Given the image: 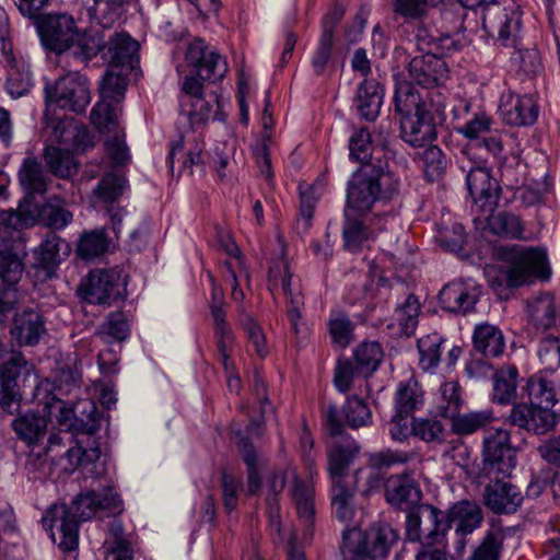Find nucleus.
I'll return each mask as SVG.
<instances>
[{
	"label": "nucleus",
	"mask_w": 560,
	"mask_h": 560,
	"mask_svg": "<svg viewBox=\"0 0 560 560\" xmlns=\"http://www.w3.org/2000/svg\"><path fill=\"white\" fill-rule=\"evenodd\" d=\"M311 65L316 75H327L336 69V49L330 35L320 34L311 57Z\"/></svg>",
	"instance_id": "obj_42"
},
{
	"label": "nucleus",
	"mask_w": 560,
	"mask_h": 560,
	"mask_svg": "<svg viewBox=\"0 0 560 560\" xmlns=\"http://www.w3.org/2000/svg\"><path fill=\"white\" fill-rule=\"evenodd\" d=\"M129 71L108 67L102 78L101 97L120 104L128 86Z\"/></svg>",
	"instance_id": "obj_48"
},
{
	"label": "nucleus",
	"mask_w": 560,
	"mask_h": 560,
	"mask_svg": "<svg viewBox=\"0 0 560 560\" xmlns=\"http://www.w3.org/2000/svg\"><path fill=\"white\" fill-rule=\"evenodd\" d=\"M464 406V398L462 395V387L456 381H448L440 386L436 396V411L445 418L451 419L457 415Z\"/></svg>",
	"instance_id": "obj_43"
},
{
	"label": "nucleus",
	"mask_w": 560,
	"mask_h": 560,
	"mask_svg": "<svg viewBox=\"0 0 560 560\" xmlns=\"http://www.w3.org/2000/svg\"><path fill=\"white\" fill-rule=\"evenodd\" d=\"M47 110L54 105L73 113H83L91 102L86 78L78 71H70L59 77L56 82L45 88Z\"/></svg>",
	"instance_id": "obj_9"
},
{
	"label": "nucleus",
	"mask_w": 560,
	"mask_h": 560,
	"mask_svg": "<svg viewBox=\"0 0 560 560\" xmlns=\"http://www.w3.org/2000/svg\"><path fill=\"white\" fill-rule=\"evenodd\" d=\"M42 211L30 197L20 201L16 210L0 211V244L25 243L22 230L35 225Z\"/></svg>",
	"instance_id": "obj_15"
},
{
	"label": "nucleus",
	"mask_w": 560,
	"mask_h": 560,
	"mask_svg": "<svg viewBox=\"0 0 560 560\" xmlns=\"http://www.w3.org/2000/svg\"><path fill=\"white\" fill-rule=\"evenodd\" d=\"M505 539L501 526H491L472 550L469 560H500Z\"/></svg>",
	"instance_id": "obj_40"
},
{
	"label": "nucleus",
	"mask_w": 560,
	"mask_h": 560,
	"mask_svg": "<svg viewBox=\"0 0 560 560\" xmlns=\"http://www.w3.org/2000/svg\"><path fill=\"white\" fill-rule=\"evenodd\" d=\"M346 423L352 429H359L372 423V413L364 400L355 396L349 397L343 405Z\"/></svg>",
	"instance_id": "obj_62"
},
{
	"label": "nucleus",
	"mask_w": 560,
	"mask_h": 560,
	"mask_svg": "<svg viewBox=\"0 0 560 560\" xmlns=\"http://www.w3.org/2000/svg\"><path fill=\"white\" fill-rule=\"evenodd\" d=\"M75 50L73 55L83 61H89L96 57L100 52H105L106 38L103 32H91L80 34L74 42Z\"/></svg>",
	"instance_id": "obj_55"
},
{
	"label": "nucleus",
	"mask_w": 560,
	"mask_h": 560,
	"mask_svg": "<svg viewBox=\"0 0 560 560\" xmlns=\"http://www.w3.org/2000/svg\"><path fill=\"white\" fill-rule=\"evenodd\" d=\"M487 223V229L494 235L513 238L524 240L530 238L526 234L525 225L520 217L511 212H499L498 214L490 213L481 215Z\"/></svg>",
	"instance_id": "obj_33"
},
{
	"label": "nucleus",
	"mask_w": 560,
	"mask_h": 560,
	"mask_svg": "<svg viewBox=\"0 0 560 560\" xmlns=\"http://www.w3.org/2000/svg\"><path fill=\"white\" fill-rule=\"evenodd\" d=\"M395 109L401 118H407L420 112L429 110L427 101L410 83L398 84L395 92Z\"/></svg>",
	"instance_id": "obj_39"
},
{
	"label": "nucleus",
	"mask_w": 560,
	"mask_h": 560,
	"mask_svg": "<svg viewBox=\"0 0 560 560\" xmlns=\"http://www.w3.org/2000/svg\"><path fill=\"white\" fill-rule=\"evenodd\" d=\"M387 502L402 511H409L421 500V490L409 475L390 476L385 485Z\"/></svg>",
	"instance_id": "obj_25"
},
{
	"label": "nucleus",
	"mask_w": 560,
	"mask_h": 560,
	"mask_svg": "<svg viewBox=\"0 0 560 560\" xmlns=\"http://www.w3.org/2000/svg\"><path fill=\"white\" fill-rule=\"evenodd\" d=\"M186 61L197 72V77L185 78L183 92L185 95L194 97L195 103H202L203 85L201 80L212 82L221 80L228 72V63L220 54L209 49L205 40L200 38L188 45Z\"/></svg>",
	"instance_id": "obj_6"
},
{
	"label": "nucleus",
	"mask_w": 560,
	"mask_h": 560,
	"mask_svg": "<svg viewBox=\"0 0 560 560\" xmlns=\"http://www.w3.org/2000/svg\"><path fill=\"white\" fill-rule=\"evenodd\" d=\"M528 397L535 406L553 407L560 399V386L541 375L533 376L527 384Z\"/></svg>",
	"instance_id": "obj_45"
},
{
	"label": "nucleus",
	"mask_w": 560,
	"mask_h": 560,
	"mask_svg": "<svg viewBox=\"0 0 560 560\" xmlns=\"http://www.w3.org/2000/svg\"><path fill=\"white\" fill-rule=\"evenodd\" d=\"M120 113L119 104L101 97L92 108L90 119L93 126L103 133L109 131L116 125Z\"/></svg>",
	"instance_id": "obj_51"
},
{
	"label": "nucleus",
	"mask_w": 560,
	"mask_h": 560,
	"mask_svg": "<svg viewBox=\"0 0 560 560\" xmlns=\"http://www.w3.org/2000/svg\"><path fill=\"white\" fill-rule=\"evenodd\" d=\"M98 511H105L109 515L122 511V501L113 486L79 493L72 501L71 508L65 503L51 505L42 518L43 527L51 532L55 542L54 528H56L59 534V548L67 552L73 551L79 544L80 522L91 520Z\"/></svg>",
	"instance_id": "obj_1"
},
{
	"label": "nucleus",
	"mask_w": 560,
	"mask_h": 560,
	"mask_svg": "<svg viewBox=\"0 0 560 560\" xmlns=\"http://www.w3.org/2000/svg\"><path fill=\"white\" fill-rule=\"evenodd\" d=\"M478 300L476 288L465 281H453L440 291L439 301L443 310L455 314H467Z\"/></svg>",
	"instance_id": "obj_26"
},
{
	"label": "nucleus",
	"mask_w": 560,
	"mask_h": 560,
	"mask_svg": "<svg viewBox=\"0 0 560 560\" xmlns=\"http://www.w3.org/2000/svg\"><path fill=\"white\" fill-rule=\"evenodd\" d=\"M467 189L474 201V210L488 215L498 207L501 188L488 168L471 167L466 176Z\"/></svg>",
	"instance_id": "obj_16"
},
{
	"label": "nucleus",
	"mask_w": 560,
	"mask_h": 560,
	"mask_svg": "<svg viewBox=\"0 0 560 560\" xmlns=\"http://www.w3.org/2000/svg\"><path fill=\"white\" fill-rule=\"evenodd\" d=\"M328 330L332 343L339 348L348 347L354 339V324L342 312L331 313L328 320Z\"/></svg>",
	"instance_id": "obj_54"
},
{
	"label": "nucleus",
	"mask_w": 560,
	"mask_h": 560,
	"mask_svg": "<svg viewBox=\"0 0 560 560\" xmlns=\"http://www.w3.org/2000/svg\"><path fill=\"white\" fill-rule=\"evenodd\" d=\"M494 420L492 409L470 410L467 412L457 411V415L450 419L451 430L457 435H470L485 429Z\"/></svg>",
	"instance_id": "obj_34"
},
{
	"label": "nucleus",
	"mask_w": 560,
	"mask_h": 560,
	"mask_svg": "<svg viewBox=\"0 0 560 560\" xmlns=\"http://www.w3.org/2000/svg\"><path fill=\"white\" fill-rule=\"evenodd\" d=\"M203 141L195 131H187L179 140L172 144L168 153L171 168L175 162L179 164V173L188 172L189 175L206 173V160L203 155Z\"/></svg>",
	"instance_id": "obj_17"
},
{
	"label": "nucleus",
	"mask_w": 560,
	"mask_h": 560,
	"mask_svg": "<svg viewBox=\"0 0 560 560\" xmlns=\"http://www.w3.org/2000/svg\"><path fill=\"white\" fill-rule=\"evenodd\" d=\"M363 377H369V375L354 363V360L345 359L337 362L334 383L340 393L348 392L354 380Z\"/></svg>",
	"instance_id": "obj_63"
},
{
	"label": "nucleus",
	"mask_w": 560,
	"mask_h": 560,
	"mask_svg": "<svg viewBox=\"0 0 560 560\" xmlns=\"http://www.w3.org/2000/svg\"><path fill=\"white\" fill-rule=\"evenodd\" d=\"M268 288L275 293L281 289L288 303V317L294 334H299V324L302 319V310L304 308V296L302 294L299 281H293L289 261L284 254V247L281 248V255L272 260L268 270Z\"/></svg>",
	"instance_id": "obj_11"
},
{
	"label": "nucleus",
	"mask_w": 560,
	"mask_h": 560,
	"mask_svg": "<svg viewBox=\"0 0 560 560\" xmlns=\"http://www.w3.org/2000/svg\"><path fill=\"white\" fill-rule=\"evenodd\" d=\"M237 436L236 447L247 467V492L254 494L261 487V479L258 471L259 456L254 444L247 436L240 433Z\"/></svg>",
	"instance_id": "obj_44"
},
{
	"label": "nucleus",
	"mask_w": 560,
	"mask_h": 560,
	"mask_svg": "<svg viewBox=\"0 0 560 560\" xmlns=\"http://www.w3.org/2000/svg\"><path fill=\"white\" fill-rule=\"evenodd\" d=\"M423 402V390L415 377L399 383L395 394V411L412 416Z\"/></svg>",
	"instance_id": "obj_38"
},
{
	"label": "nucleus",
	"mask_w": 560,
	"mask_h": 560,
	"mask_svg": "<svg viewBox=\"0 0 560 560\" xmlns=\"http://www.w3.org/2000/svg\"><path fill=\"white\" fill-rule=\"evenodd\" d=\"M401 138L415 148L424 147L436 139V126L429 110L400 119Z\"/></svg>",
	"instance_id": "obj_27"
},
{
	"label": "nucleus",
	"mask_w": 560,
	"mask_h": 560,
	"mask_svg": "<svg viewBox=\"0 0 560 560\" xmlns=\"http://www.w3.org/2000/svg\"><path fill=\"white\" fill-rule=\"evenodd\" d=\"M383 101V88L374 80H364L357 93V109L361 117L374 120L380 113Z\"/></svg>",
	"instance_id": "obj_35"
},
{
	"label": "nucleus",
	"mask_w": 560,
	"mask_h": 560,
	"mask_svg": "<svg viewBox=\"0 0 560 560\" xmlns=\"http://www.w3.org/2000/svg\"><path fill=\"white\" fill-rule=\"evenodd\" d=\"M384 357L381 345L376 341H363L353 352L354 363L370 376L381 364Z\"/></svg>",
	"instance_id": "obj_53"
},
{
	"label": "nucleus",
	"mask_w": 560,
	"mask_h": 560,
	"mask_svg": "<svg viewBox=\"0 0 560 560\" xmlns=\"http://www.w3.org/2000/svg\"><path fill=\"white\" fill-rule=\"evenodd\" d=\"M83 4L92 21L108 28L121 18L125 0H83Z\"/></svg>",
	"instance_id": "obj_37"
},
{
	"label": "nucleus",
	"mask_w": 560,
	"mask_h": 560,
	"mask_svg": "<svg viewBox=\"0 0 560 560\" xmlns=\"http://www.w3.org/2000/svg\"><path fill=\"white\" fill-rule=\"evenodd\" d=\"M532 323L542 329L556 327L560 323V311L553 295L544 294L528 304Z\"/></svg>",
	"instance_id": "obj_36"
},
{
	"label": "nucleus",
	"mask_w": 560,
	"mask_h": 560,
	"mask_svg": "<svg viewBox=\"0 0 560 560\" xmlns=\"http://www.w3.org/2000/svg\"><path fill=\"white\" fill-rule=\"evenodd\" d=\"M494 257L508 265L505 269L498 266L485 269L490 287L498 292L523 285L532 276L544 270L547 260L542 249L520 245L498 246Z\"/></svg>",
	"instance_id": "obj_2"
},
{
	"label": "nucleus",
	"mask_w": 560,
	"mask_h": 560,
	"mask_svg": "<svg viewBox=\"0 0 560 560\" xmlns=\"http://www.w3.org/2000/svg\"><path fill=\"white\" fill-rule=\"evenodd\" d=\"M44 160L50 173L61 178H68L77 173L78 165L71 152L57 147H46Z\"/></svg>",
	"instance_id": "obj_49"
},
{
	"label": "nucleus",
	"mask_w": 560,
	"mask_h": 560,
	"mask_svg": "<svg viewBox=\"0 0 560 560\" xmlns=\"http://www.w3.org/2000/svg\"><path fill=\"white\" fill-rule=\"evenodd\" d=\"M353 491L345 483H332L331 508L336 517L341 522L351 521L354 510L352 504Z\"/></svg>",
	"instance_id": "obj_60"
},
{
	"label": "nucleus",
	"mask_w": 560,
	"mask_h": 560,
	"mask_svg": "<svg viewBox=\"0 0 560 560\" xmlns=\"http://www.w3.org/2000/svg\"><path fill=\"white\" fill-rule=\"evenodd\" d=\"M500 113L511 126H530L538 118V106L532 95L508 91L501 97Z\"/></svg>",
	"instance_id": "obj_21"
},
{
	"label": "nucleus",
	"mask_w": 560,
	"mask_h": 560,
	"mask_svg": "<svg viewBox=\"0 0 560 560\" xmlns=\"http://www.w3.org/2000/svg\"><path fill=\"white\" fill-rule=\"evenodd\" d=\"M400 179L388 170V162L377 158L371 174L353 173L347 185L343 210L372 213L377 201L389 200L399 192Z\"/></svg>",
	"instance_id": "obj_3"
},
{
	"label": "nucleus",
	"mask_w": 560,
	"mask_h": 560,
	"mask_svg": "<svg viewBox=\"0 0 560 560\" xmlns=\"http://www.w3.org/2000/svg\"><path fill=\"white\" fill-rule=\"evenodd\" d=\"M445 339L438 332L418 339L419 364L423 371L435 370L441 361Z\"/></svg>",
	"instance_id": "obj_46"
},
{
	"label": "nucleus",
	"mask_w": 560,
	"mask_h": 560,
	"mask_svg": "<svg viewBox=\"0 0 560 560\" xmlns=\"http://www.w3.org/2000/svg\"><path fill=\"white\" fill-rule=\"evenodd\" d=\"M71 246L59 235L51 232L34 249V268L36 277L42 281H47L55 277L56 270L61 260L69 256Z\"/></svg>",
	"instance_id": "obj_18"
},
{
	"label": "nucleus",
	"mask_w": 560,
	"mask_h": 560,
	"mask_svg": "<svg viewBox=\"0 0 560 560\" xmlns=\"http://www.w3.org/2000/svg\"><path fill=\"white\" fill-rule=\"evenodd\" d=\"M43 45L57 54L74 46L79 28L72 15L67 13L47 14L37 23Z\"/></svg>",
	"instance_id": "obj_13"
},
{
	"label": "nucleus",
	"mask_w": 560,
	"mask_h": 560,
	"mask_svg": "<svg viewBox=\"0 0 560 560\" xmlns=\"http://www.w3.org/2000/svg\"><path fill=\"white\" fill-rule=\"evenodd\" d=\"M409 78L423 88L442 84L448 77V67L444 59L434 54L413 57L407 67Z\"/></svg>",
	"instance_id": "obj_20"
},
{
	"label": "nucleus",
	"mask_w": 560,
	"mask_h": 560,
	"mask_svg": "<svg viewBox=\"0 0 560 560\" xmlns=\"http://www.w3.org/2000/svg\"><path fill=\"white\" fill-rule=\"evenodd\" d=\"M516 466V450L511 444L510 432L497 429L483 440V459L479 479L510 477Z\"/></svg>",
	"instance_id": "obj_10"
},
{
	"label": "nucleus",
	"mask_w": 560,
	"mask_h": 560,
	"mask_svg": "<svg viewBox=\"0 0 560 560\" xmlns=\"http://www.w3.org/2000/svg\"><path fill=\"white\" fill-rule=\"evenodd\" d=\"M518 372L514 365H504L493 375V399L500 404H506L516 397V384Z\"/></svg>",
	"instance_id": "obj_47"
},
{
	"label": "nucleus",
	"mask_w": 560,
	"mask_h": 560,
	"mask_svg": "<svg viewBox=\"0 0 560 560\" xmlns=\"http://www.w3.org/2000/svg\"><path fill=\"white\" fill-rule=\"evenodd\" d=\"M108 245V237L104 230H92L81 235L77 253L84 259H91L104 254Z\"/></svg>",
	"instance_id": "obj_56"
},
{
	"label": "nucleus",
	"mask_w": 560,
	"mask_h": 560,
	"mask_svg": "<svg viewBox=\"0 0 560 560\" xmlns=\"http://www.w3.org/2000/svg\"><path fill=\"white\" fill-rule=\"evenodd\" d=\"M46 332L45 320L39 312L23 310L15 313L10 335L20 347H33L37 345Z\"/></svg>",
	"instance_id": "obj_23"
},
{
	"label": "nucleus",
	"mask_w": 560,
	"mask_h": 560,
	"mask_svg": "<svg viewBox=\"0 0 560 560\" xmlns=\"http://www.w3.org/2000/svg\"><path fill=\"white\" fill-rule=\"evenodd\" d=\"M423 172L429 182L440 179L445 173L447 158L436 145L428 147L422 153Z\"/></svg>",
	"instance_id": "obj_64"
},
{
	"label": "nucleus",
	"mask_w": 560,
	"mask_h": 560,
	"mask_svg": "<svg viewBox=\"0 0 560 560\" xmlns=\"http://www.w3.org/2000/svg\"><path fill=\"white\" fill-rule=\"evenodd\" d=\"M127 277L119 269H95L80 284L81 299L93 305L112 306L124 300L127 293Z\"/></svg>",
	"instance_id": "obj_8"
},
{
	"label": "nucleus",
	"mask_w": 560,
	"mask_h": 560,
	"mask_svg": "<svg viewBox=\"0 0 560 560\" xmlns=\"http://www.w3.org/2000/svg\"><path fill=\"white\" fill-rule=\"evenodd\" d=\"M432 520L431 522L424 521L422 529V540H418L421 544H436L442 545L446 533L448 532V522L445 518V512L431 505Z\"/></svg>",
	"instance_id": "obj_58"
},
{
	"label": "nucleus",
	"mask_w": 560,
	"mask_h": 560,
	"mask_svg": "<svg viewBox=\"0 0 560 560\" xmlns=\"http://www.w3.org/2000/svg\"><path fill=\"white\" fill-rule=\"evenodd\" d=\"M359 445L354 440L336 443L328 451V471L332 483H345L343 479L355 455Z\"/></svg>",
	"instance_id": "obj_31"
},
{
	"label": "nucleus",
	"mask_w": 560,
	"mask_h": 560,
	"mask_svg": "<svg viewBox=\"0 0 560 560\" xmlns=\"http://www.w3.org/2000/svg\"><path fill=\"white\" fill-rule=\"evenodd\" d=\"M130 332L129 322L122 312H112L105 322L100 325L97 334L107 341H124Z\"/></svg>",
	"instance_id": "obj_59"
},
{
	"label": "nucleus",
	"mask_w": 560,
	"mask_h": 560,
	"mask_svg": "<svg viewBox=\"0 0 560 560\" xmlns=\"http://www.w3.org/2000/svg\"><path fill=\"white\" fill-rule=\"evenodd\" d=\"M349 158L360 163L362 166H370L374 171V164L377 158L387 160L386 152L383 148H374L372 143L371 132L368 128L354 130L349 138Z\"/></svg>",
	"instance_id": "obj_29"
},
{
	"label": "nucleus",
	"mask_w": 560,
	"mask_h": 560,
	"mask_svg": "<svg viewBox=\"0 0 560 560\" xmlns=\"http://www.w3.org/2000/svg\"><path fill=\"white\" fill-rule=\"evenodd\" d=\"M100 456L101 450L95 442L89 448L83 447L81 442H78L74 446L69 447L59 459L68 462V465L63 467L65 470L73 471L81 465L97 460Z\"/></svg>",
	"instance_id": "obj_61"
},
{
	"label": "nucleus",
	"mask_w": 560,
	"mask_h": 560,
	"mask_svg": "<svg viewBox=\"0 0 560 560\" xmlns=\"http://www.w3.org/2000/svg\"><path fill=\"white\" fill-rule=\"evenodd\" d=\"M33 365L26 361L21 351H11L0 366V405L10 413L13 406H19L22 398L19 378L28 376Z\"/></svg>",
	"instance_id": "obj_14"
},
{
	"label": "nucleus",
	"mask_w": 560,
	"mask_h": 560,
	"mask_svg": "<svg viewBox=\"0 0 560 560\" xmlns=\"http://www.w3.org/2000/svg\"><path fill=\"white\" fill-rule=\"evenodd\" d=\"M448 522V529L455 525L457 535L466 536L479 528L483 522V511L481 506L469 500H462L454 503L445 513Z\"/></svg>",
	"instance_id": "obj_28"
},
{
	"label": "nucleus",
	"mask_w": 560,
	"mask_h": 560,
	"mask_svg": "<svg viewBox=\"0 0 560 560\" xmlns=\"http://www.w3.org/2000/svg\"><path fill=\"white\" fill-rule=\"evenodd\" d=\"M495 121L491 115L485 110H478L463 125L455 127L456 131L470 140H477L491 133Z\"/></svg>",
	"instance_id": "obj_57"
},
{
	"label": "nucleus",
	"mask_w": 560,
	"mask_h": 560,
	"mask_svg": "<svg viewBox=\"0 0 560 560\" xmlns=\"http://www.w3.org/2000/svg\"><path fill=\"white\" fill-rule=\"evenodd\" d=\"M139 44L127 33H114L106 39L103 59L108 67L130 71L137 60Z\"/></svg>",
	"instance_id": "obj_24"
},
{
	"label": "nucleus",
	"mask_w": 560,
	"mask_h": 560,
	"mask_svg": "<svg viewBox=\"0 0 560 560\" xmlns=\"http://www.w3.org/2000/svg\"><path fill=\"white\" fill-rule=\"evenodd\" d=\"M485 32L503 46H516L522 31V11L515 3L506 8L494 7L482 15Z\"/></svg>",
	"instance_id": "obj_12"
},
{
	"label": "nucleus",
	"mask_w": 560,
	"mask_h": 560,
	"mask_svg": "<svg viewBox=\"0 0 560 560\" xmlns=\"http://www.w3.org/2000/svg\"><path fill=\"white\" fill-rule=\"evenodd\" d=\"M474 349L485 357L497 358L505 349L502 331L494 325L483 323L476 325L472 334Z\"/></svg>",
	"instance_id": "obj_32"
},
{
	"label": "nucleus",
	"mask_w": 560,
	"mask_h": 560,
	"mask_svg": "<svg viewBox=\"0 0 560 560\" xmlns=\"http://www.w3.org/2000/svg\"><path fill=\"white\" fill-rule=\"evenodd\" d=\"M18 175L21 186L28 195L46 192L47 178L42 164L35 158L24 159Z\"/></svg>",
	"instance_id": "obj_41"
},
{
	"label": "nucleus",
	"mask_w": 560,
	"mask_h": 560,
	"mask_svg": "<svg viewBox=\"0 0 560 560\" xmlns=\"http://www.w3.org/2000/svg\"><path fill=\"white\" fill-rule=\"evenodd\" d=\"M398 538V533L386 523H374L365 532L352 527L342 532L340 550L342 557H352L354 560L383 559Z\"/></svg>",
	"instance_id": "obj_5"
},
{
	"label": "nucleus",
	"mask_w": 560,
	"mask_h": 560,
	"mask_svg": "<svg viewBox=\"0 0 560 560\" xmlns=\"http://www.w3.org/2000/svg\"><path fill=\"white\" fill-rule=\"evenodd\" d=\"M25 243L0 244V294L13 290L24 273Z\"/></svg>",
	"instance_id": "obj_22"
},
{
	"label": "nucleus",
	"mask_w": 560,
	"mask_h": 560,
	"mask_svg": "<svg viewBox=\"0 0 560 560\" xmlns=\"http://www.w3.org/2000/svg\"><path fill=\"white\" fill-rule=\"evenodd\" d=\"M42 218L47 228L62 230L72 222L73 214L65 207L63 200L49 198L42 208Z\"/></svg>",
	"instance_id": "obj_52"
},
{
	"label": "nucleus",
	"mask_w": 560,
	"mask_h": 560,
	"mask_svg": "<svg viewBox=\"0 0 560 560\" xmlns=\"http://www.w3.org/2000/svg\"><path fill=\"white\" fill-rule=\"evenodd\" d=\"M293 477L291 487V497L295 504L299 520L304 523L305 529L308 532L314 523V487L311 482H305L296 477L294 469H277L272 471L267 480V513L270 525L280 534L281 520L278 495L282 492L288 476Z\"/></svg>",
	"instance_id": "obj_4"
},
{
	"label": "nucleus",
	"mask_w": 560,
	"mask_h": 560,
	"mask_svg": "<svg viewBox=\"0 0 560 560\" xmlns=\"http://www.w3.org/2000/svg\"><path fill=\"white\" fill-rule=\"evenodd\" d=\"M46 420L35 412H27L13 421V429L16 434L31 447L30 459L42 458V452L36 451L37 443L46 433Z\"/></svg>",
	"instance_id": "obj_30"
},
{
	"label": "nucleus",
	"mask_w": 560,
	"mask_h": 560,
	"mask_svg": "<svg viewBox=\"0 0 560 560\" xmlns=\"http://www.w3.org/2000/svg\"><path fill=\"white\" fill-rule=\"evenodd\" d=\"M390 213H363L343 210L342 247L352 254L361 253L387 228Z\"/></svg>",
	"instance_id": "obj_7"
},
{
	"label": "nucleus",
	"mask_w": 560,
	"mask_h": 560,
	"mask_svg": "<svg viewBox=\"0 0 560 560\" xmlns=\"http://www.w3.org/2000/svg\"><path fill=\"white\" fill-rule=\"evenodd\" d=\"M421 312V304L417 295L409 294L404 303L398 304L394 312V320L397 323L400 332L407 337L411 336L417 326Z\"/></svg>",
	"instance_id": "obj_50"
},
{
	"label": "nucleus",
	"mask_w": 560,
	"mask_h": 560,
	"mask_svg": "<svg viewBox=\"0 0 560 560\" xmlns=\"http://www.w3.org/2000/svg\"><path fill=\"white\" fill-rule=\"evenodd\" d=\"M504 478L489 479L490 482L485 486L482 494L486 508L498 515L515 513L524 499L521 490L515 485L504 481Z\"/></svg>",
	"instance_id": "obj_19"
}]
</instances>
